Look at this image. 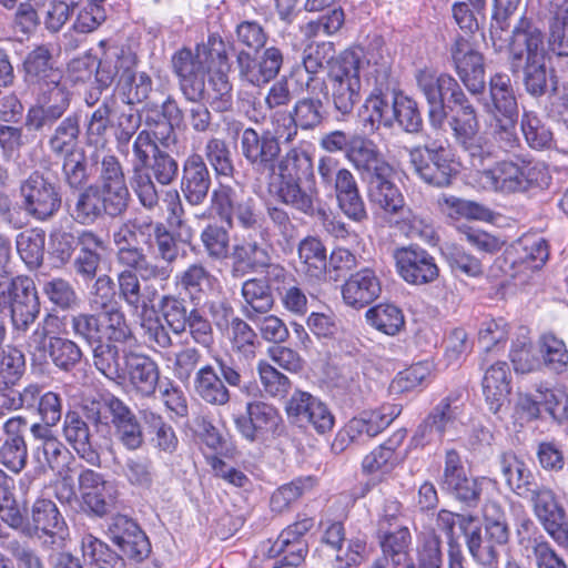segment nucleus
Masks as SVG:
<instances>
[{
  "mask_svg": "<svg viewBox=\"0 0 568 568\" xmlns=\"http://www.w3.org/2000/svg\"><path fill=\"white\" fill-rule=\"evenodd\" d=\"M346 159L364 181L384 172H393L392 166L384 159V155L379 151L377 144L362 135L351 136V144L349 148H347Z\"/></svg>",
  "mask_w": 568,
  "mask_h": 568,
  "instance_id": "nucleus-27",
  "label": "nucleus"
},
{
  "mask_svg": "<svg viewBox=\"0 0 568 568\" xmlns=\"http://www.w3.org/2000/svg\"><path fill=\"white\" fill-rule=\"evenodd\" d=\"M213 362L214 364H205L195 372L194 392L209 405L225 406L231 400L229 387H241L244 368L231 355H215Z\"/></svg>",
  "mask_w": 568,
  "mask_h": 568,
  "instance_id": "nucleus-4",
  "label": "nucleus"
},
{
  "mask_svg": "<svg viewBox=\"0 0 568 568\" xmlns=\"http://www.w3.org/2000/svg\"><path fill=\"white\" fill-rule=\"evenodd\" d=\"M308 93L307 97L298 99L292 111H275L271 114V123L275 133L285 142H292L298 132L313 131L320 128L327 118L324 102Z\"/></svg>",
  "mask_w": 568,
  "mask_h": 568,
  "instance_id": "nucleus-10",
  "label": "nucleus"
},
{
  "mask_svg": "<svg viewBox=\"0 0 568 568\" xmlns=\"http://www.w3.org/2000/svg\"><path fill=\"white\" fill-rule=\"evenodd\" d=\"M535 517L550 536L562 548H568V521L566 510L559 503L555 491L545 485H536L528 498Z\"/></svg>",
  "mask_w": 568,
  "mask_h": 568,
  "instance_id": "nucleus-13",
  "label": "nucleus"
},
{
  "mask_svg": "<svg viewBox=\"0 0 568 568\" xmlns=\"http://www.w3.org/2000/svg\"><path fill=\"white\" fill-rule=\"evenodd\" d=\"M449 52L456 73L465 88L474 95L481 94L486 84L484 57L464 37L455 39Z\"/></svg>",
  "mask_w": 568,
  "mask_h": 568,
  "instance_id": "nucleus-17",
  "label": "nucleus"
},
{
  "mask_svg": "<svg viewBox=\"0 0 568 568\" xmlns=\"http://www.w3.org/2000/svg\"><path fill=\"white\" fill-rule=\"evenodd\" d=\"M399 414L400 408L395 405H383L375 410H365L353 417L346 424L344 432L352 442H364L377 436Z\"/></svg>",
  "mask_w": 568,
  "mask_h": 568,
  "instance_id": "nucleus-29",
  "label": "nucleus"
},
{
  "mask_svg": "<svg viewBox=\"0 0 568 568\" xmlns=\"http://www.w3.org/2000/svg\"><path fill=\"white\" fill-rule=\"evenodd\" d=\"M406 436L405 430H397L394 435L383 445L374 449L363 460V467L368 473L378 470H387L396 463L395 452L403 443Z\"/></svg>",
  "mask_w": 568,
  "mask_h": 568,
  "instance_id": "nucleus-58",
  "label": "nucleus"
},
{
  "mask_svg": "<svg viewBox=\"0 0 568 568\" xmlns=\"http://www.w3.org/2000/svg\"><path fill=\"white\" fill-rule=\"evenodd\" d=\"M159 310L164 323L175 335L186 333L190 310L185 298L178 295H163L159 302Z\"/></svg>",
  "mask_w": 568,
  "mask_h": 568,
  "instance_id": "nucleus-53",
  "label": "nucleus"
},
{
  "mask_svg": "<svg viewBox=\"0 0 568 568\" xmlns=\"http://www.w3.org/2000/svg\"><path fill=\"white\" fill-rule=\"evenodd\" d=\"M126 211L111 196L104 195L95 184L82 189L69 204L70 216L81 225H92L104 215L120 217Z\"/></svg>",
  "mask_w": 568,
  "mask_h": 568,
  "instance_id": "nucleus-14",
  "label": "nucleus"
},
{
  "mask_svg": "<svg viewBox=\"0 0 568 568\" xmlns=\"http://www.w3.org/2000/svg\"><path fill=\"white\" fill-rule=\"evenodd\" d=\"M26 368L24 354L8 346L0 354V397L4 396L22 377Z\"/></svg>",
  "mask_w": 568,
  "mask_h": 568,
  "instance_id": "nucleus-52",
  "label": "nucleus"
},
{
  "mask_svg": "<svg viewBox=\"0 0 568 568\" xmlns=\"http://www.w3.org/2000/svg\"><path fill=\"white\" fill-rule=\"evenodd\" d=\"M539 353L544 364L552 372L562 373L568 367V349L562 339L551 333L540 336Z\"/></svg>",
  "mask_w": 568,
  "mask_h": 568,
  "instance_id": "nucleus-60",
  "label": "nucleus"
},
{
  "mask_svg": "<svg viewBox=\"0 0 568 568\" xmlns=\"http://www.w3.org/2000/svg\"><path fill=\"white\" fill-rule=\"evenodd\" d=\"M479 184L491 191L504 193L525 192L532 186L547 183L545 168L527 160L500 161L493 168H476Z\"/></svg>",
  "mask_w": 568,
  "mask_h": 568,
  "instance_id": "nucleus-5",
  "label": "nucleus"
},
{
  "mask_svg": "<svg viewBox=\"0 0 568 568\" xmlns=\"http://www.w3.org/2000/svg\"><path fill=\"white\" fill-rule=\"evenodd\" d=\"M211 211L214 212L230 227L233 226L234 216L245 229L257 225L258 219L253 199H240L230 185H220L211 194Z\"/></svg>",
  "mask_w": 568,
  "mask_h": 568,
  "instance_id": "nucleus-18",
  "label": "nucleus"
},
{
  "mask_svg": "<svg viewBox=\"0 0 568 568\" xmlns=\"http://www.w3.org/2000/svg\"><path fill=\"white\" fill-rule=\"evenodd\" d=\"M242 313L247 320L267 314L274 306L271 288L264 278H250L242 285Z\"/></svg>",
  "mask_w": 568,
  "mask_h": 568,
  "instance_id": "nucleus-43",
  "label": "nucleus"
},
{
  "mask_svg": "<svg viewBox=\"0 0 568 568\" xmlns=\"http://www.w3.org/2000/svg\"><path fill=\"white\" fill-rule=\"evenodd\" d=\"M483 394L489 410L497 414L508 403L510 394V369L506 362L491 364L483 377Z\"/></svg>",
  "mask_w": 568,
  "mask_h": 568,
  "instance_id": "nucleus-36",
  "label": "nucleus"
},
{
  "mask_svg": "<svg viewBox=\"0 0 568 568\" xmlns=\"http://www.w3.org/2000/svg\"><path fill=\"white\" fill-rule=\"evenodd\" d=\"M394 257L399 275L409 284L424 285L438 277L435 260L424 248L413 245L400 247L395 251Z\"/></svg>",
  "mask_w": 568,
  "mask_h": 568,
  "instance_id": "nucleus-26",
  "label": "nucleus"
},
{
  "mask_svg": "<svg viewBox=\"0 0 568 568\" xmlns=\"http://www.w3.org/2000/svg\"><path fill=\"white\" fill-rule=\"evenodd\" d=\"M94 367L111 381H119L125 377V371L120 363V351L113 342H99L92 346Z\"/></svg>",
  "mask_w": 568,
  "mask_h": 568,
  "instance_id": "nucleus-51",
  "label": "nucleus"
},
{
  "mask_svg": "<svg viewBox=\"0 0 568 568\" xmlns=\"http://www.w3.org/2000/svg\"><path fill=\"white\" fill-rule=\"evenodd\" d=\"M125 376L133 390L142 397H151L155 394L160 368L148 355L129 352L124 355Z\"/></svg>",
  "mask_w": 568,
  "mask_h": 568,
  "instance_id": "nucleus-31",
  "label": "nucleus"
},
{
  "mask_svg": "<svg viewBox=\"0 0 568 568\" xmlns=\"http://www.w3.org/2000/svg\"><path fill=\"white\" fill-rule=\"evenodd\" d=\"M212 184L211 174L200 154L190 155L182 169L181 191L191 205H200L207 197Z\"/></svg>",
  "mask_w": 568,
  "mask_h": 568,
  "instance_id": "nucleus-32",
  "label": "nucleus"
},
{
  "mask_svg": "<svg viewBox=\"0 0 568 568\" xmlns=\"http://www.w3.org/2000/svg\"><path fill=\"white\" fill-rule=\"evenodd\" d=\"M104 195L111 196L128 210L130 192L126 186L125 175L121 162L115 155L106 154L102 158L98 182L94 183Z\"/></svg>",
  "mask_w": 568,
  "mask_h": 568,
  "instance_id": "nucleus-37",
  "label": "nucleus"
},
{
  "mask_svg": "<svg viewBox=\"0 0 568 568\" xmlns=\"http://www.w3.org/2000/svg\"><path fill=\"white\" fill-rule=\"evenodd\" d=\"M120 443L129 450H138L144 444L143 430L133 412L124 404L111 419Z\"/></svg>",
  "mask_w": 568,
  "mask_h": 568,
  "instance_id": "nucleus-46",
  "label": "nucleus"
},
{
  "mask_svg": "<svg viewBox=\"0 0 568 568\" xmlns=\"http://www.w3.org/2000/svg\"><path fill=\"white\" fill-rule=\"evenodd\" d=\"M313 176L311 158L297 150H290L277 163V172L271 176L270 192L283 204L312 215L317 200L315 186L303 187L302 179Z\"/></svg>",
  "mask_w": 568,
  "mask_h": 568,
  "instance_id": "nucleus-1",
  "label": "nucleus"
},
{
  "mask_svg": "<svg viewBox=\"0 0 568 568\" xmlns=\"http://www.w3.org/2000/svg\"><path fill=\"white\" fill-rule=\"evenodd\" d=\"M298 257L311 277L320 278L327 268L326 250L317 237L308 236L301 241Z\"/></svg>",
  "mask_w": 568,
  "mask_h": 568,
  "instance_id": "nucleus-56",
  "label": "nucleus"
},
{
  "mask_svg": "<svg viewBox=\"0 0 568 568\" xmlns=\"http://www.w3.org/2000/svg\"><path fill=\"white\" fill-rule=\"evenodd\" d=\"M62 434L80 458L92 466L101 463L100 454L91 442L90 428L87 422L75 410H68L64 415Z\"/></svg>",
  "mask_w": 568,
  "mask_h": 568,
  "instance_id": "nucleus-35",
  "label": "nucleus"
},
{
  "mask_svg": "<svg viewBox=\"0 0 568 568\" xmlns=\"http://www.w3.org/2000/svg\"><path fill=\"white\" fill-rule=\"evenodd\" d=\"M155 139L162 149L154 153L148 165L151 176L161 185H170L178 176L179 164L172 153H178V135L170 124L164 123L161 130L154 131Z\"/></svg>",
  "mask_w": 568,
  "mask_h": 568,
  "instance_id": "nucleus-28",
  "label": "nucleus"
},
{
  "mask_svg": "<svg viewBox=\"0 0 568 568\" xmlns=\"http://www.w3.org/2000/svg\"><path fill=\"white\" fill-rule=\"evenodd\" d=\"M26 425L27 420L21 416L11 417L3 425L6 439L0 448V462L16 474L27 465L28 449L22 436Z\"/></svg>",
  "mask_w": 568,
  "mask_h": 568,
  "instance_id": "nucleus-34",
  "label": "nucleus"
},
{
  "mask_svg": "<svg viewBox=\"0 0 568 568\" xmlns=\"http://www.w3.org/2000/svg\"><path fill=\"white\" fill-rule=\"evenodd\" d=\"M316 171L321 186L335 195L337 206L351 221L363 223L368 213L354 174L338 159L323 155L317 160Z\"/></svg>",
  "mask_w": 568,
  "mask_h": 568,
  "instance_id": "nucleus-3",
  "label": "nucleus"
},
{
  "mask_svg": "<svg viewBox=\"0 0 568 568\" xmlns=\"http://www.w3.org/2000/svg\"><path fill=\"white\" fill-rule=\"evenodd\" d=\"M282 423L278 410L262 400L246 403L245 413L234 417L239 433L248 442H256L263 434L275 433Z\"/></svg>",
  "mask_w": 568,
  "mask_h": 568,
  "instance_id": "nucleus-23",
  "label": "nucleus"
},
{
  "mask_svg": "<svg viewBox=\"0 0 568 568\" xmlns=\"http://www.w3.org/2000/svg\"><path fill=\"white\" fill-rule=\"evenodd\" d=\"M48 355L57 368L69 373L81 363L83 352L75 341L54 335L49 338Z\"/></svg>",
  "mask_w": 568,
  "mask_h": 568,
  "instance_id": "nucleus-48",
  "label": "nucleus"
},
{
  "mask_svg": "<svg viewBox=\"0 0 568 568\" xmlns=\"http://www.w3.org/2000/svg\"><path fill=\"white\" fill-rule=\"evenodd\" d=\"M42 292L50 303L62 311L79 306L80 298L73 285L62 277L45 281L42 285Z\"/></svg>",
  "mask_w": 568,
  "mask_h": 568,
  "instance_id": "nucleus-64",
  "label": "nucleus"
},
{
  "mask_svg": "<svg viewBox=\"0 0 568 568\" xmlns=\"http://www.w3.org/2000/svg\"><path fill=\"white\" fill-rule=\"evenodd\" d=\"M556 8L550 24L549 45L558 55L568 57V0L552 2Z\"/></svg>",
  "mask_w": 568,
  "mask_h": 568,
  "instance_id": "nucleus-63",
  "label": "nucleus"
},
{
  "mask_svg": "<svg viewBox=\"0 0 568 568\" xmlns=\"http://www.w3.org/2000/svg\"><path fill=\"white\" fill-rule=\"evenodd\" d=\"M362 57L354 50H345L331 63L327 71V92L333 106L341 115H349L361 100Z\"/></svg>",
  "mask_w": 568,
  "mask_h": 568,
  "instance_id": "nucleus-7",
  "label": "nucleus"
},
{
  "mask_svg": "<svg viewBox=\"0 0 568 568\" xmlns=\"http://www.w3.org/2000/svg\"><path fill=\"white\" fill-rule=\"evenodd\" d=\"M21 207L38 221L54 216L61 207L59 187L42 173L34 171L24 179L19 187Z\"/></svg>",
  "mask_w": 568,
  "mask_h": 568,
  "instance_id": "nucleus-12",
  "label": "nucleus"
},
{
  "mask_svg": "<svg viewBox=\"0 0 568 568\" xmlns=\"http://www.w3.org/2000/svg\"><path fill=\"white\" fill-rule=\"evenodd\" d=\"M64 334L71 333L74 338L94 346L104 337L111 342H125L131 336L124 313L121 308H109L98 313H77L64 316Z\"/></svg>",
  "mask_w": 568,
  "mask_h": 568,
  "instance_id": "nucleus-6",
  "label": "nucleus"
},
{
  "mask_svg": "<svg viewBox=\"0 0 568 568\" xmlns=\"http://www.w3.org/2000/svg\"><path fill=\"white\" fill-rule=\"evenodd\" d=\"M446 144V140L428 139L423 146L409 150L414 171L426 183L437 187L449 186L458 172Z\"/></svg>",
  "mask_w": 568,
  "mask_h": 568,
  "instance_id": "nucleus-8",
  "label": "nucleus"
},
{
  "mask_svg": "<svg viewBox=\"0 0 568 568\" xmlns=\"http://www.w3.org/2000/svg\"><path fill=\"white\" fill-rule=\"evenodd\" d=\"M79 489L85 509L97 516L111 511L118 501L116 486L92 469L80 473Z\"/></svg>",
  "mask_w": 568,
  "mask_h": 568,
  "instance_id": "nucleus-24",
  "label": "nucleus"
},
{
  "mask_svg": "<svg viewBox=\"0 0 568 568\" xmlns=\"http://www.w3.org/2000/svg\"><path fill=\"white\" fill-rule=\"evenodd\" d=\"M487 113L494 115L519 114L518 103L510 78L496 73L489 80V101L484 103Z\"/></svg>",
  "mask_w": 568,
  "mask_h": 568,
  "instance_id": "nucleus-42",
  "label": "nucleus"
},
{
  "mask_svg": "<svg viewBox=\"0 0 568 568\" xmlns=\"http://www.w3.org/2000/svg\"><path fill=\"white\" fill-rule=\"evenodd\" d=\"M499 466L507 486L519 497L528 498L537 485L528 466L514 453L507 452L499 456Z\"/></svg>",
  "mask_w": 568,
  "mask_h": 568,
  "instance_id": "nucleus-41",
  "label": "nucleus"
},
{
  "mask_svg": "<svg viewBox=\"0 0 568 568\" xmlns=\"http://www.w3.org/2000/svg\"><path fill=\"white\" fill-rule=\"evenodd\" d=\"M204 155L216 176L233 178L232 153L225 140L220 138L209 139L204 146Z\"/></svg>",
  "mask_w": 568,
  "mask_h": 568,
  "instance_id": "nucleus-62",
  "label": "nucleus"
},
{
  "mask_svg": "<svg viewBox=\"0 0 568 568\" xmlns=\"http://www.w3.org/2000/svg\"><path fill=\"white\" fill-rule=\"evenodd\" d=\"M153 221L150 217H134L122 222L112 234L116 246V262L135 270L143 281H168L170 270L151 261L144 248L139 246V237L151 239Z\"/></svg>",
  "mask_w": 568,
  "mask_h": 568,
  "instance_id": "nucleus-2",
  "label": "nucleus"
},
{
  "mask_svg": "<svg viewBox=\"0 0 568 568\" xmlns=\"http://www.w3.org/2000/svg\"><path fill=\"white\" fill-rule=\"evenodd\" d=\"M17 251L29 268H38L44 256L45 233L40 229H30L17 236Z\"/></svg>",
  "mask_w": 568,
  "mask_h": 568,
  "instance_id": "nucleus-54",
  "label": "nucleus"
},
{
  "mask_svg": "<svg viewBox=\"0 0 568 568\" xmlns=\"http://www.w3.org/2000/svg\"><path fill=\"white\" fill-rule=\"evenodd\" d=\"M395 121L408 133L419 132L423 120L417 102L404 94H395L393 98L392 125Z\"/></svg>",
  "mask_w": 568,
  "mask_h": 568,
  "instance_id": "nucleus-61",
  "label": "nucleus"
},
{
  "mask_svg": "<svg viewBox=\"0 0 568 568\" xmlns=\"http://www.w3.org/2000/svg\"><path fill=\"white\" fill-rule=\"evenodd\" d=\"M485 532L490 542L498 546L508 544L510 529L507 515L496 501H488L484 507Z\"/></svg>",
  "mask_w": 568,
  "mask_h": 568,
  "instance_id": "nucleus-57",
  "label": "nucleus"
},
{
  "mask_svg": "<svg viewBox=\"0 0 568 568\" xmlns=\"http://www.w3.org/2000/svg\"><path fill=\"white\" fill-rule=\"evenodd\" d=\"M108 534L121 555L130 560L140 562L151 552V545L146 535L128 516L116 515L112 517Z\"/></svg>",
  "mask_w": 568,
  "mask_h": 568,
  "instance_id": "nucleus-20",
  "label": "nucleus"
},
{
  "mask_svg": "<svg viewBox=\"0 0 568 568\" xmlns=\"http://www.w3.org/2000/svg\"><path fill=\"white\" fill-rule=\"evenodd\" d=\"M2 295L8 297L12 334L17 337L24 336L41 312L33 280L28 276L14 277Z\"/></svg>",
  "mask_w": 568,
  "mask_h": 568,
  "instance_id": "nucleus-11",
  "label": "nucleus"
},
{
  "mask_svg": "<svg viewBox=\"0 0 568 568\" xmlns=\"http://www.w3.org/2000/svg\"><path fill=\"white\" fill-rule=\"evenodd\" d=\"M151 236L154 237V244L150 248L154 250V257L150 258L161 267H168L170 275L173 272L172 265L179 257V244L176 236L162 222H153Z\"/></svg>",
  "mask_w": 568,
  "mask_h": 568,
  "instance_id": "nucleus-47",
  "label": "nucleus"
},
{
  "mask_svg": "<svg viewBox=\"0 0 568 568\" xmlns=\"http://www.w3.org/2000/svg\"><path fill=\"white\" fill-rule=\"evenodd\" d=\"M121 474L132 487L141 490H151L156 477L152 459L143 455L128 457Z\"/></svg>",
  "mask_w": 568,
  "mask_h": 568,
  "instance_id": "nucleus-49",
  "label": "nucleus"
},
{
  "mask_svg": "<svg viewBox=\"0 0 568 568\" xmlns=\"http://www.w3.org/2000/svg\"><path fill=\"white\" fill-rule=\"evenodd\" d=\"M416 80L429 105L428 116L432 125L435 128L442 126L447 118L445 98L452 97V92L459 83L447 73L437 75L426 70L419 71Z\"/></svg>",
  "mask_w": 568,
  "mask_h": 568,
  "instance_id": "nucleus-22",
  "label": "nucleus"
},
{
  "mask_svg": "<svg viewBox=\"0 0 568 568\" xmlns=\"http://www.w3.org/2000/svg\"><path fill=\"white\" fill-rule=\"evenodd\" d=\"M61 80V73H53L51 81L40 84L36 104L28 110L26 116L29 130L42 132L50 129L69 109L71 93Z\"/></svg>",
  "mask_w": 568,
  "mask_h": 568,
  "instance_id": "nucleus-9",
  "label": "nucleus"
},
{
  "mask_svg": "<svg viewBox=\"0 0 568 568\" xmlns=\"http://www.w3.org/2000/svg\"><path fill=\"white\" fill-rule=\"evenodd\" d=\"M32 529L43 547L62 549L69 537V528L57 505L50 500L37 499L31 508Z\"/></svg>",
  "mask_w": 568,
  "mask_h": 568,
  "instance_id": "nucleus-16",
  "label": "nucleus"
},
{
  "mask_svg": "<svg viewBox=\"0 0 568 568\" xmlns=\"http://www.w3.org/2000/svg\"><path fill=\"white\" fill-rule=\"evenodd\" d=\"M176 285L194 302L213 292L219 280L204 263L195 262L176 275Z\"/></svg>",
  "mask_w": 568,
  "mask_h": 568,
  "instance_id": "nucleus-38",
  "label": "nucleus"
},
{
  "mask_svg": "<svg viewBox=\"0 0 568 568\" xmlns=\"http://www.w3.org/2000/svg\"><path fill=\"white\" fill-rule=\"evenodd\" d=\"M509 52L514 73L519 72L524 61L546 58L544 32L530 19L520 18L511 32Z\"/></svg>",
  "mask_w": 568,
  "mask_h": 568,
  "instance_id": "nucleus-19",
  "label": "nucleus"
},
{
  "mask_svg": "<svg viewBox=\"0 0 568 568\" xmlns=\"http://www.w3.org/2000/svg\"><path fill=\"white\" fill-rule=\"evenodd\" d=\"M172 63L185 98L192 102L201 100L205 93V75L209 71L197 49L195 53L186 48L181 49L173 55Z\"/></svg>",
  "mask_w": 568,
  "mask_h": 568,
  "instance_id": "nucleus-25",
  "label": "nucleus"
},
{
  "mask_svg": "<svg viewBox=\"0 0 568 568\" xmlns=\"http://www.w3.org/2000/svg\"><path fill=\"white\" fill-rule=\"evenodd\" d=\"M81 133L80 118L73 113L64 118L48 136L47 145L54 156H61L74 151L78 148Z\"/></svg>",
  "mask_w": 568,
  "mask_h": 568,
  "instance_id": "nucleus-44",
  "label": "nucleus"
},
{
  "mask_svg": "<svg viewBox=\"0 0 568 568\" xmlns=\"http://www.w3.org/2000/svg\"><path fill=\"white\" fill-rule=\"evenodd\" d=\"M367 322L386 335L397 334L404 326L402 311L393 304H378L366 312Z\"/></svg>",
  "mask_w": 568,
  "mask_h": 568,
  "instance_id": "nucleus-59",
  "label": "nucleus"
},
{
  "mask_svg": "<svg viewBox=\"0 0 568 568\" xmlns=\"http://www.w3.org/2000/svg\"><path fill=\"white\" fill-rule=\"evenodd\" d=\"M392 174L384 172L365 182L369 201L386 213L397 214L404 211L405 201L399 189L390 181Z\"/></svg>",
  "mask_w": 568,
  "mask_h": 568,
  "instance_id": "nucleus-39",
  "label": "nucleus"
},
{
  "mask_svg": "<svg viewBox=\"0 0 568 568\" xmlns=\"http://www.w3.org/2000/svg\"><path fill=\"white\" fill-rule=\"evenodd\" d=\"M116 89L126 105L144 103L148 110L158 108V101L152 98V78L144 71L136 72L135 69L123 81L116 82ZM154 93H160V90H154Z\"/></svg>",
  "mask_w": 568,
  "mask_h": 568,
  "instance_id": "nucleus-40",
  "label": "nucleus"
},
{
  "mask_svg": "<svg viewBox=\"0 0 568 568\" xmlns=\"http://www.w3.org/2000/svg\"><path fill=\"white\" fill-rule=\"evenodd\" d=\"M138 57L124 48H109L104 51L95 71V82L101 89H108L115 80L123 81L138 67Z\"/></svg>",
  "mask_w": 568,
  "mask_h": 568,
  "instance_id": "nucleus-30",
  "label": "nucleus"
},
{
  "mask_svg": "<svg viewBox=\"0 0 568 568\" xmlns=\"http://www.w3.org/2000/svg\"><path fill=\"white\" fill-rule=\"evenodd\" d=\"M448 124L453 131L455 142L469 154L474 168L485 166V162L493 159L488 141L479 132L478 116L454 114Z\"/></svg>",
  "mask_w": 568,
  "mask_h": 568,
  "instance_id": "nucleus-21",
  "label": "nucleus"
},
{
  "mask_svg": "<svg viewBox=\"0 0 568 568\" xmlns=\"http://www.w3.org/2000/svg\"><path fill=\"white\" fill-rule=\"evenodd\" d=\"M393 102L382 94L372 93L365 101L361 118L366 131L374 133L381 125L392 128Z\"/></svg>",
  "mask_w": 568,
  "mask_h": 568,
  "instance_id": "nucleus-50",
  "label": "nucleus"
},
{
  "mask_svg": "<svg viewBox=\"0 0 568 568\" xmlns=\"http://www.w3.org/2000/svg\"><path fill=\"white\" fill-rule=\"evenodd\" d=\"M438 206L445 215L453 220H485L490 215V211L486 206L454 195L440 196Z\"/></svg>",
  "mask_w": 568,
  "mask_h": 568,
  "instance_id": "nucleus-55",
  "label": "nucleus"
},
{
  "mask_svg": "<svg viewBox=\"0 0 568 568\" xmlns=\"http://www.w3.org/2000/svg\"><path fill=\"white\" fill-rule=\"evenodd\" d=\"M333 51L331 43H323L322 45L310 47L303 58V65L307 73L305 80V88L308 93H326L327 84L324 79L318 78L317 73L325 64L328 67L335 60L327 55V52Z\"/></svg>",
  "mask_w": 568,
  "mask_h": 568,
  "instance_id": "nucleus-45",
  "label": "nucleus"
},
{
  "mask_svg": "<svg viewBox=\"0 0 568 568\" xmlns=\"http://www.w3.org/2000/svg\"><path fill=\"white\" fill-rule=\"evenodd\" d=\"M280 136L270 131L258 134L253 128L243 130L240 138L241 154L257 172H277L281 154Z\"/></svg>",
  "mask_w": 568,
  "mask_h": 568,
  "instance_id": "nucleus-15",
  "label": "nucleus"
},
{
  "mask_svg": "<svg viewBox=\"0 0 568 568\" xmlns=\"http://www.w3.org/2000/svg\"><path fill=\"white\" fill-rule=\"evenodd\" d=\"M381 292V281L371 268H363L352 274L342 286L345 304L355 310L364 308L373 303Z\"/></svg>",
  "mask_w": 568,
  "mask_h": 568,
  "instance_id": "nucleus-33",
  "label": "nucleus"
}]
</instances>
